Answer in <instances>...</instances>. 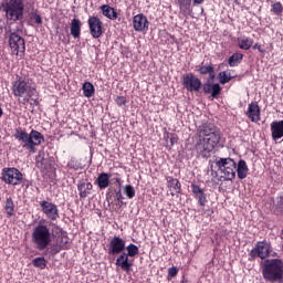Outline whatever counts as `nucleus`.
Here are the masks:
<instances>
[{
    "label": "nucleus",
    "mask_w": 283,
    "mask_h": 283,
    "mask_svg": "<svg viewBox=\"0 0 283 283\" xmlns=\"http://www.w3.org/2000/svg\"><path fill=\"white\" fill-rule=\"evenodd\" d=\"M203 92L205 94H211L212 98H218V95L222 92V86L220 84L216 83H205L203 84Z\"/></svg>",
    "instance_id": "obj_22"
},
{
    "label": "nucleus",
    "mask_w": 283,
    "mask_h": 283,
    "mask_svg": "<svg viewBox=\"0 0 283 283\" xmlns=\"http://www.w3.org/2000/svg\"><path fill=\"white\" fill-rule=\"evenodd\" d=\"M115 103H116V105H118V107H123V105H127V97H125V96H117L115 98Z\"/></svg>",
    "instance_id": "obj_42"
},
{
    "label": "nucleus",
    "mask_w": 283,
    "mask_h": 283,
    "mask_svg": "<svg viewBox=\"0 0 283 283\" xmlns=\"http://www.w3.org/2000/svg\"><path fill=\"white\" fill-rule=\"evenodd\" d=\"M125 240L118 235H114L107 244L108 255H120L125 253Z\"/></svg>",
    "instance_id": "obj_13"
},
{
    "label": "nucleus",
    "mask_w": 283,
    "mask_h": 283,
    "mask_svg": "<svg viewBox=\"0 0 283 283\" xmlns=\"http://www.w3.org/2000/svg\"><path fill=\"white\" fill-rule=\"evenodd\" d=\"M116 198L118 202H120L124 199L123 192L120 190L116 191Z\"/></svg>",
    "instance_id": "obj_47"
},
{
    "label": "nucleus",
    "mask_w": 283,
    "mask_h": 283,
    "mask_svg": "<svg viewBox=\"0 0 283 283\" xmlns=\"http://www.w3.org/2000/svg\"><path fill=\"white\" fill-rule=\"evenodd\" d=\"M238 45L240 50H251L253 48V39L248 36L238 38Z\"/></svg>",
    "instance_id": "obj_29"
},
{
    "label": "nucleus",
    "mask_w": 283,
    "mask_h": 283,
    "mask_svg": "<svg viewBox=\"0 0 283 283\" xmlns=\"http://www.w3.org/2000/svg\"><path fill=\"white\" fill-rule=\"evenodd\" d=\"M216 167L219 169L222 176L219 177L220 182H227L229 180H235V169L238 164L233 158L227 157H217L214 160Z\"/></svg>",
    "instance_id": "obj_8"
},
{
    "label": "nucleus",
    "mask_w": 283,
    "mask_h": 283,
    "mask_svg": "<svg viewBox=\"0 0 283 283\" xmlns=\"http://www.w3.org/2000/svg\"><path fill=\"white\" fill-rule=\"evenodd\" d=\"M92 189H94V186L92 182H85V181H80L77 184V191L80 193V198L85 200L92 193Z\"/></svg>",
    "instance_id": "obj_23"
},
{
    "label": "nucleus",
    "mask_w": 283,
    "mask_h": 283,
    "mask_svg": "<svg viewBox=\"0 0 283 283\" xmlns=\"http://www.w3.org/2000/svg\"><path fill=\"white\" fill-rule=\"evenodd\" d=\"M64 43H70V40L64 41Z\"/></svg>",
    "instance_id": "obj_51"
},
{
    "label": "nucleus",
    "mask_w": 283,
    "mask_h": 283,
    "mask_svg": "<svg viewBox=\"0 0 283 283\" xmlns=\"http://www.w3.org/2000/svg\"><path fill=\"white\" fill-rule=\"evenodd\" d=\"M3 209L7 213V218H12V216H14V201L12 200V197L7 198Z\"/></svg>",
    "instance_id": "obj_32"
},
{
    "label": "nucleus",
    "mask_w": 283,
    "mask_h": 283,
    "mask_svg": "<svg viewBox=\"0 0 283 283\" xmlns=\"http://www.w3.org/2000/svg\"><path fill=\"white\" fill-rule=\"evenodd\" d=\"M261 274L264 281L270 283H283V259L273 256L261 261Z\"/></svg>",
    "instance_id": "obj_3"
},
{
    "label": "nucleus",
    "mask_w": 283,
    "mask_h": 283,
    "mask_svg": "<svg viewBox=\"0 0 283 283\" xmlns=\"http://www.w3.org/2000/svg\"><path fill=\"white\" fill-rule=\"evenodd\" d=\"M232 78L233 76H231V73L227 71H222L219 73V82L221 83V85H227V83H229Z\"/></svg>",
    "instance_id": "obj_35"
},
{
    "label": "nucleus",
    "mask_w": 283,
    "mask_h": 283,
    "mask_svg": "<svg viewBox=\"0 0 283 283\" xmlns=\"http://www.w3.org/2000/svg\"><path fill=\"white\" fill-rule=\"evenodd\" d=\"M271 12H273V14H276V17H282V12H283L282 2H274V3H272Z\"/></svg>",
    "instance_id": "obj_38"
},
{
    "label": "nucleus",
    "mask_w": 283,
    "mask_h": 283,
    "mask_svg": "<svg viewBox=\"0 0 283 283\" xmlns=\"http://www.w3.org/2000/svg\"><path fill=\"white\" fill-rule=\"evenodd\" d=\"M1 180L4 181L6 185L17 187L23 184V174L14 167L3 168L1 172Z\"/></svg>",
    "instance_id": "obj_9"
},
{
    "label": "nucleus",
    "mask_w": 283,
    "mask_h": 283,
    "mask_svg": "<svg viewBox=\"0 0 283 283\" xmlns=\"http://www.w3.org/2000/svg\"><path fill=\"white\" fill-rule=\"evenodd\" d=\"M81 28H83V23L81 20L74 18L71 21V35L73 39H81Z\"/></svg>",
    "instance_id": "obj_28"
},
{
    "label": "nucleus",
    "mask_w": 283,
    "mask_h": 283,
    "mask_svg": "<svg viewBox=\"0 0 283 283\" xmlns=\"http://www.w3.org/2000/svg\"><path fill=\"white\" fill-rule=\"evenodd\" d=\"M190 189L199 207H207V203L209 202V200L207 199V192L205 191V188L200 187V185L196 182H192L190 185Z\"/></svg>",
    "instance_id": "obj_15"
},
{
    "label": "nucleus",
    "mask_w": 283,
    "mask_h": 283,
    "mask_svg": "<svg viewBox=\"0 0 283 283\" xmlns=\"http://www.w3.org/2000/svg\"><path fill=\"white\" fill-rule=\"evenodd\" d=\"M126 251H127L126 255H128L129 258H136V255H138L139 253L137 245L134 243L128 244L126 247Z\"/></svg>",
    "instance_id": "obj_36"
},
{
    "label": "nucleus",
    "mask_w": 283,
    "mask_h": 283,
    "mask_svg": "<svg viewBox=\"0 0 283 283\" xmlns=\"http://www.w3.org/2000/svg\"><path fill=\"white\" fill-rule=\"evenodd\" d=\"M30 19L36 25H43V18H41V14H39V10L32 11L30 13Z\"/></svg>",
    "instance_id": "obj_37"
},
{
    "label": "nucleus",
    "mask_w": 283,
    "mask_h": 283,
    "mask_svg": "<svg viewBox=\"0 0 283 283\" xmlns=\"http://www.w3.org/2000/svg\"><path fill=\"white\" fill-rule=\"evenodd\" d=\"M133 28L135 32H147L149 30V20L145 14L139 13L133 18Z\"/></svg>",
    "instance_id": "obj_17"
},
{
    "label": "nucleus",
    "mask_w": 283,
    "mask_h": 283,
    "mask_svg": "<svg viewBox=\"0 0 283 283\" xmlns=\"http://www.w3.org/2000/svg\"><path fill=\"white\" fill-rule=\"evenodd\" d=\"M12 94L18 98L21 105H28L30 101L34 105H39V91L36 90V84L32 83L30 80L19 77L12 83Z\"/></svg>",
    "instance_id": "obj_2"
},
{
    "label": "nucleus",
    "mask_w": 283,
    "mask_h": 283,
    "mask_svg": "<svg viewBox=\"0 0 283 283\" xmlns=\"http://www.w3.org/2000/svg\"><path fill=\"white\" fill-rule=\"evenodd\" d=\"M35 163L38 167H43V158H41V155L36 157Z\"/></svg>",
    "instance_id": "obj_46"
},
{
    "label": "nucleus",
    "mask_w": 283,
    "mask_h": 283,
    "mask_svg": "<svg viewBox=\"0 0 283 283\" xmlns=\"http://www.w3.org/2000/svg\"><path fill=\"white\" fill-rule=\"evenodd\" d=\"M53 231L55 233V243L62 249H70V238H67V233L61 229V227L53 224Z\"/></svg>",
    "instance_id": "obj_16"
},
{
    "label": "nucleus",
    "mask_w": 283,
    "mask_h": 283,
    "mask_svg": "<svg viewBox=\"0 0 283 283\" xmlns=\"http://www.w3.org/2000/svg\"><path fill=\"white\" fill-rule=\"evenodd\" d=\"M115 264L125 273H129L132 271V268L134 266V261L129 260V256L126 252H122L117 256Z\"/></svg>",
    "instance_id": "obj_18"
},
{
    "label": "nucleus",
    "mask_w": 283,
    "mask_h": 283,
    "mask_svg": "<svg viewBox=\"0 0 283 283\" xmlns=\"http://www.w3.org/2000/svg\"><path fill=\"white\" fill-rule=\"evenodd\" d=\"M235 174L239 180H244L249 176V165L244 159H240L237 164Z\"/></svg>",
    "instance_id": "obj_24"
},
{
    "label": "nucleus",
    "mask_w": 283,
    "mask_h": 283,
    "mask_svg": "<svg viewBox=\"0 0 283 283\" xmlns=\"http://www.w3.org/2000/svg\"><path fill=\"white\" fill-rule=\"evenodd\" d=\"M243 59H244V54H242V53H233L229 57L228 64L230 65V67H238V65H240V63H242Z\"/></svg>",
    "instance_id": "obj_30"
},
{
    "label": "nucleus",
    "mask_w": 283,
    "mask_h": 283,
    "mask_svg": "<svg viewBox=\"0 0 283 283\" xmlns=\"http://www.w3.org/2000/svg\"><path fill=\"white\" fill-rule=\"evenodd\" d=\"M245 114L251 123H260L261 109L258 102L250 103Z\"/></svg>",
    "instance_id": "obj_19"
},
{
    "label": "nucleus",
    "mask_w": 283,
    "mask_h": 283,
    "mask_svg": "<svg viewBox=\"0 0 283 283\" xmlns=\"http://www.w3.org/2000/svg\"><path fill=\"white\" fill-rule=\"evenodd\" d=\"M178 7L180 12H184V14H190V12H193V0H177Z\"/></svg>",
    "instance_id": "obj_27"
},
{
    "label": "nucleus",
    "mask_w": 283,
    "mask_h": 283,
    "mask_svg": "<svg viewBox=\"0 0 283 283\" xmlns=\"http://www.w3.org/2000/svg\"><path fill=\"white\" fill-rule=\"evenodd\" d=\"M87 24L93 39H101V36H103V21H101V18L91 15L87 20Z\"/></svg>",
    "instance_id": "obj_14"
},
{
    "label": "nucleus",
    "mask_w": 283,
    "mask_h": 283,
    "mask_svg": "<svg viewBox=\"0 0 283 283\" xmlns=\"http://www.w3.org/2000/svg\"><path fill=\"white\" fill-rule=\"evenodd\" d=\"M185 90L187 92H200L202 90V81L198 78V76L193 75V73H187L182 76L181 81Z\"/></svg>",
    "instance_id": "obj_12"
},
{
    "label": "nucleus",
    "mask_w": 283,
    "mask_h": 283,
    "mask_svg": "<svg viewBox=\"0 0 283 283\" xmlns=\"http://www.w3.org/2000/svg\"><path fill=\"white\" fill-rule=\"evenodd\" d=\"M99 9L103 17H106V19H109L111 21H116V19H118V12H116V9L109 4H102Z\"/></svg>",
    "instance_id": "obj_25"
},
{
    "label": "nucleus",
    "mask_w": 283,
    "mask_h": 283,
    "mask_svg": "<svg viewBox=\"0 0 283 283\" xmlns=\"http://www.w3.org/2000/svg\"><path fill=\"white\" fill-rule=\"evenodd\" d=\"M199 140L195 149L201 158H211V153L220 143V130L212 124H205L198 128Z\"/></svg>",
    "instance_id": "obj_1"
},
{
    "label": "nucleus",
    "mask_w": 283,
    "mask_h": 283,
    "mask_svg": "<svg viewBox=\"0 0 283 283\" xmlns=\"http://www.w3.org/2000/svg\"><path fill=\"white\" fill-rule=\"evenodd\" d=\"M116 182H120V178H116Z\"/></svg>",
    "instance_id": "obj_50"
},
{
    "label": "nucleus",
    "mask_w": 283,
    "mask_h": 283,
    "mask_svg": "<svg viewBox=\"0 0 283 283\" xmlns=\"http://www.w3.org/2000/svg\"><path fill=\"white\" fill-rule=\"evenodd\" d=\"M199 74L205 76L206 74H210L211 78H214V71H213V64L205 65V63H201V65L198 69Z\"/></svg>",
    "instance_id": "obj_33"
},
{
    "label": "nucleus",
    "mask_w": 283,
    "mask_h": 283,
    "mask_svg": "<svg viewBox=\"0 0 283 283\" xmlns=\"http://www.w3.org/2000/svg\"><path fill=\"white\" fill-rule=\"evenodd\" d=\"M176 143H178V135H176V134H172L171 136H170V145H176Z\"/></svg>",
    "instance_id": "obj_45"
},
{
    "label": "nucleus",
    "mask_w": 283,
    "mask_h": 283,
    "mask_svg": "<svg viewBox=\"0 0 283 283\" xmlns=\"http://www.w3.org/2000/svg\"><path fill=\"white\" fill-rule=\"evenodd\" d=\"M109 178H112L109 174L102 172L97 176L95 185H97L98 189L101 190L107 189V187H109Z\"/></svg>",
    "instance_id": "obj_26"
},
{
    "label": "nucleus",
    "mask_w": 283,
    "mask_h": 283,
    "mask_svg": "<svg viewBox=\"0 0 283 283\" xmlns=\"http://www.w3.org/2000/svg\"><path fill=\"white\" fill-rule=\"evenodd\" d=\"M205 3V0H192V6H202Z\"/></svg>",
    "instance_id": "obj_48"
},
{
    "label": "nucleus",
    "mask_w": 283,
    "mask_h": 283,
    "mask_svg": "<svg viewBox=\"0 0 283 283\" xmlns=\"http://www.w3.org/2000/svg\"><path fill=\"white\" fill-rule=\"evenodd\" d=\"M13 137L21 143L23 149L30 154H36V147L45 143V137L41 132L32 129L30 134L22 127L14 129Z\"/></svg>",
    "instance_id": "obj_5"
},
{
    "label": "nucleus",
    "mask_w": 283,
    "mask_h": 283,
    "mask_svg": "<svg viewBox=\"0 0 283 283\" xmlns=\"http://www.w3.org/2000/svg\"><path fill=\"white\" fill-rule=\"evenodd\" d=\"M9 46L12 54L15 56H19V54H25V40L17 32L10 33Z\"/></svg>",
    "instance_id": "obj_11"
},
{
    "label": "nucleus",
    "mask_w": 283,
    "mask_h": 283,
    "mask_svg": "<svg viewBox=\"0 0 283 283\" xmlns=\"http://www.w3.org/2000/svg\"><path fill=\"white\" fill-rule=\"evenodd\" d=\"M54 223L45 219H41L33 228L31 240L38 251H45V249L52 244V235H54V232L50 230V227Z\"/></svg>",
    "instance_id": "obj_4"
},
{
    "label": "nucleus",
    "mask_w": 283,
    "mask_h": 283,
    "mask_svg": "<svg viewBox=\"0 0 283 283\" xmlns=\"http://www.w3.org/2000/svg\"><path fill=\"white\" fill-rule=\"evenodd\" d=\"M3 116V108L0 107V118Z\"/></svg>",
    "instance_id": "obj_49"
},
{
    "label": "nucleus",
    "mask_w": 283,
    "mask_h": 283,
    "mask_svg": "<svg viewBox=\"0 0 283 283\" xmlns=\"http://www.w3.org/2000/svg\"><path fill=\"white\" fill-rule=\"evenodd\" d=\"M178 275V268L172 266L168 269V280H171V277H176Z\"/></svg>",
    "instance_id": "obj_43"
},
{
    "label": "nucleus",
    "mask_w": 283,
    "mask_h": 283,
    "mask_svg": "<svg viewBox=\"0 0 283 283\" xmlns=\"http://www.w3.org/2000/svg\"><path fill=\"white\" fill-rule=\"evenodd\" d=\"M270 260L269 258H277V252H273V245L270 241L263 240L255 243L254 248L249 252V262H255V260Z\"/></svg>",
    "instance_id": "obj_7"
},
{
    "label": "nucleus",
    "mask_w": 283,
    "mask_h": 283,
    "mask_svg": "<svg viewBox=\"0 0 283 283\" xmlns=\"http://www.w3.org/2000/svg\"><path fill=\"white\" fill-rule=\"evenodd\" d=\"M67 167L73 171H78V169H81V164L74 159H71L67 164Z\"/></svg>",
    "instance_id": "obj_41"
},
{
    "label": "nucleus",
    "mask_w": 283,
    "mask_h": 283,
    "mask_svg": "<svg viewBox=\"0 0 283 283\" xmlns=\"http://www.w3.org/2000/svg\"><path fill=\"white\" fill-rule=\"evenodd\" d=\"M167 180V187L169 191H171V196H176L182 191V185L177 178H174L171 176L166 177Z\"/></svg>",
    "instance_id": "obj_21"
},
{
    "label": "nucleus",
    "mask_w": 283,
    "mask_h": 283,
    "mask_svg": "<svg viewBox=\"0 0 283 283\" xmlns=\"http://www.w3.org/2000/svg\"><path fill=\"white\" fill-rule=\"evenodd\" d=\"M48 254L49 255H57V253H61V251H63V249L61 247H59L56 243L51 244L48 249Z\"/></svg>",
    "instance_id": "obj_39"
},
{
    "label": "nucleus",
    "mask_w": 283,
    "mask_h": 283,
    "mask_svg": "<svg viewBox=\"0 0 283 283\" xmlns=\"http://www.w3.org/2000/svg\"><path fill=\"white\" fill-rule=\"evenodd\" d=\"M42 213L50 222H56L61 216L59 214V206L52 201L42 200L39 202Z\"/></svg>",
    "instance_id": "obj_10"
},
{
    "label": "nucleus",
    "mask_w": 283,
    "mask_h": 283,
    "mask_svg": "<svg viewBox=\"0 0 283 283\" xmlns=\"http://www.w3.org/2000/svg\"><path fill=\"white\" fill-rule=\"evenodd\" d=\"M32 264L33 266H35V269H40L41 271H43V269L48 266V261L45 260V258L39 256L33 259Z\"/></svg>",
    "instance_id": "obj_34"
},
{
    "label": "nucleus",
    "mask_w": 283,
    "mask_h": 283,
    "mask_svg": "<svg viewBox=\"0 0 283 283\" xmlns=\"http://www.w3.org/2000/svg\"><path fill=\"white\" fill-rule=\"evenodd\" d=\"M82 90L85 98H92V96H94L96 92L94 84H92L91 82H85L82 86Z\"/></svg>",
    "instance_id": "obj_31"
},
{
    "label": "nucleus",
    "mask_w": 283,
    "mask_h": 283,
    "mask_svg": "<svg viewBox=\"0 0 283 283\" xmlns=\"http://www.w3.org/2000/svg\"><path fill=\"white\" fill-rule=\"evenodd\" d=\"M253 50H258L261 54H266V50L262 48V44L255 43L253 46Z\"/></svg>",
    "instance_id": "obj_44"
},
{
    "label": "nucleus",
    "mask_w": 283,
    "mask_h": 283,
    "mask_svg": "<svg viewBox=\"0 0 283 283\" xmlns=\"http://www.w3.org/2000/svg\"><path fill=\"white\" fill-rule=\"evenodd\" d=\"M0 11L4 13L7 21L17 23V21L23 20L25 13L24 0H2L0 4Z\"/></svg>",
    "instance_id": "obj_6"
},
{
    "label": "nucleus",
    "mask_w": 283,
    "mask_h": 283,
    "mask_svg": "<svg viewBox=\"0 0 283 283\" xmlns=\"http://www.w3.org/2000/svg\"><path fill=\"white\" fill-rule=\"evenodd\" d=\"M124 191L127 198H129V200H132V198H135L136 196V189H134V186L132 185L125 186Z\"/></svg>",
    "instance_id": "obj_40"
},
{
    "label": "nucleus",
    "mask_w": 283,
    "mask_h": 283,
    "mask_svg": "<svg viewBox=\"0 0 283 283\" xmlns=\"http://www.w3.org/2000/svg\"><path fill=\"white\" fill-rule=\"evenodd\" d=\"M272 140L283 139V120H274L270 124Z\"/></svg>",
    "instance_id": "obj_20"
}]
</instances>
